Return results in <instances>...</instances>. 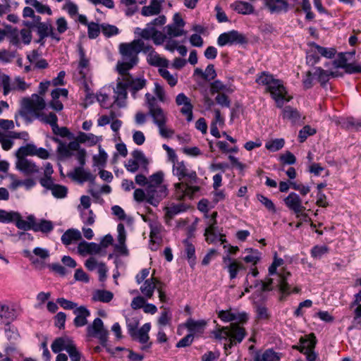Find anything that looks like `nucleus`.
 Masks as SVG:
<instances>
[{
	"label": "nucleus",
	"instance_id": "16",
	"mask_svg": "<svg viewBox=\"0 0 361 361\" xmlns=\"http://www.w3.org/2000/svg\"><path fill=\"white\" fill-rule=\"evenodd\" d=\"M127 89L125 81H122L120 78H118L116 87L114 89V103L119 107L125 106V102L127 99Z\"/></svg>",
	"mask_w": 361,
	"mask_h": 361
},
{
	"label": "nucleus",
	"instance_id": "57",
	"mask_svg": "<svg viewBox=\"0 0 361 361\" xmlns=\"http://www.w3.org/2000/svg\"><path fill=\"white\" fill-rule=\"evenodd\" d=\"M285 144L283 139H275L274 140L267 142L265 145V147L271 152H276L281 149Z\"/></svg>",
	"mask_w": 361,
	"mask_h": 361
},
{
	"label": "nucleus",
	"instance_id": "50",
	"mask_svg": "<svg viewBox=\"0 0 361 361\" xmlns=\"http://www.w3.org/2000/svg\"><path fill=\"white\" fill-rule=\"evenodd\" d=\"M226 268L229 273L230 279H234L236 278L238 271L240 269H244V266L241 263H239L237 261L233 260L226 266Z\"/></svg>",
	"mask_w": 361,
	"mask_h": 361
},
{
	"label": "nucleus",
	"instance_id": "42",
	"mask_svg": "<svg viewBox=\"0 0 361 361\" xmlns=\"http://www.w3.org/2000/svg\"><path fill=\"white\" fill-rule=\"evenodd\" d=\"M36 146L34 144H27L25 146L20 147L16 152L17 159H26V156H34L36 154Z\"/></svg>",
	"mask_w": 361,
	"mask_h": 361
},
{
	"label": "nucleus",
	"instance_id": "7",
	"mask_svg": "<svg viewBox=\"0 0 361 361\" xmlns=\"http://www.w3.org/2000/svg\"><path fill=\"white\" fill-rule=\"evenodd\" d=\"M0 85L3 87L4 96L8 95L12 91L24 92L30 87V85L27 84L23 78L16 77L12 81L8 75L1 73H0Z\"/></svg>",
	"mask_w": 361,
	"mask_h": 361
},
{
	"label": "nucleus",
	"instance_id": "52",
	"mask_svg": "<svg viewBox=\"0 0 361 361\" xmlns=\"http://www.w3.org/2000/svg\"><path fill=\"white\" fill-rule=\"evenodd\" d=\"M155 30L154 27L147 24V27L145 29L136 28L135 33L140 35L145 39H152Z\"/></svg>",
	"mask_w": 361,
	"mask_h": 361
},
{
	"label": "nucleus",
	"instance_id": "17",
	"mask_svg": "<svg viewBox=\"0 0 361 361\" xmlns=\"http://www.w3.org/2000/svg\"><path fill=\"white\" fill-rule=\"evenodd\" d=\"M16 167L18 171L27 176L39 172V166L27 159H17Z\"/></svg>",
	"mask_w": 361,
	"mask_h": 361
},
{
	"label": "nucleus",
	"instance_id": "55",
	"mask_svg": "<svg viewBox=\"0 0 361 361\" xmlns=\"http://www.w3.org/2000/svg\"><path fill=\"white\" fill-rule=\"evenodd\" d=\"M163 180L164 173L162 171H158L149 177L148 185H152L154 187H157L158 185H164L162 184Z\"/></svg>",
	"mask_w": 361,
	"mask_h": 361
},
{
	"label": "nucleus",
	"instance_id": "33",
	"mask_svg": "<svg viewBox=\"0 0 361 361\" xmlns=\"http://www.w3.org/2000/svg\"><path fill=\"white\" fill-rule=\"evenodd\" d=\"M232 7L237 13L243 15L253 13L255 11L254 7L251 4L242 1H235L233 4Z\"/></svg>",
	"mask_w": 361,
	"mask_h": 361
},
{
	"label": "nucleus",
	"instance_id": "28",
	"mask_svg": "<svg viewBox=\"0 0 361 361\" xmlns=\"http://www.w3.org/2000/svg\"><path fill=\"white\" fill-rule=\"evenodd\" d=\"M82 239L80 232L75 228L68 229L61 236V242L65 245H69Z\"/></svg>",
	"mask_w": 361,
	"mask_h": 361
},
{
	"label": "nucleus",
	"instance_id": "59",
	"mask_svg": "<svg viewBox=\"0 0 361 361\" xmlns=\"http://www.w3.org/2000/svg\"><path fill=\"white\" fill-rule=\"evenodd\" d=\"M329 252V247L326 245H316L311 250V255L316 259H320L323 255Z\"/></svg>",
	"mask_w": 361,
	"mask_h": 361
},
{
	"label": "nucleus",
	"instance_id": "18",
	"mask_svg": "<svg viewBox=\"0 0 361 361\" xmlns=\"http://www.w3.org/2000/svg\"><path fill=\"white\" fill-rule=\"evenodd\" d=\"M285 204L297 215L300 214L305 207L302 205V200L295 192H290L285 199Z\"/></svg>",
	"mask_w": 361,
	"mask_h": 361
},
{
	"label": "nucleus",
	"instance_id": "9",
	"mask_svg": "<svg viewBox=\"0 0 361 361\" xmlns=\"http://www.w3.org/2000/svg\"><path fill=\"white\" fill-rule=\"evenodd\" d=\"M87 333L89 336L97 337L101 345L106 346L109 331L104 328V323L100 318L94 319L92 324L87 326Z\"/></svg>",
	"mask_w": 361,
	"mask_h": 361
},
{
	"label": "nucleus",
	"instance_id": "15",
	"mask_svg": "<svg viewBox=\"0 0 361 361\" xmlns=\"http://www.w3.org/2000/svg\"><path fill=\"white\" fill-rule=\"evenodd\" d=\"M264 6L271 13H287L289 4L286 0H263Z\"/></svg>",
	"mask_w": 361,
	"mask_h": 361
},
{
	"label": "nucleus",
	"instance_id": "35",
	"mask_svg": "<svg viewBox=\"0 0 361 361\" xmlns=\"http://www.w3.org/2000/svg\"><path fill=\"white\" fill-rule=\"evenodd\" d=\"M183 243L185 248V252L187 255V259L190 266L194 268L196 264V256H195V248L192 243L189 240L188 238L183 240Z\"/></svg>",
	"mask_w": 361,
	"mask_h": 361
},
{
	"label": "nucleus",
	"instance_id": "64",
	"mask_svg": "<svg viewBox=\"0 0 361 361\" xmlns=\"http://www.w3.org/2000/svg\"><path fill=\"white\" fill-rule=\"evenodd\" d=\"M357 307L354 310L355 316L353 320V326L348 327L349 330L353 329V328H361V305H357Z\"/></svg>",
	"mask_w": 361,
	"mask_h": 361
},
{
	"label": "nucleus",
	"instance_id": "19",
	"mask_svg": "<svg viewBox=\"0 0 361 361\" xmlns=\"http://www.w3.org/2000/svg\"><path fill=\"white\" fill-rule=\"evenodd\" d=\"M35 27L37 28L39 37H42V38L50 37L51 39H55L56 42H59L61 40V37H59L57 34L54 31V27L49 21L43 22L42 23H39L38 25H35Z\"/></svg>",
	"mask_w": 361,
	"mask_h": 361
},
{
	"label": "nucleus",
	"instance_id": "41",
	"mask_svg": "<svg viewBox=\"0 0 361 361\" xmlns=\"http://www.w3.org/2000/svg\"><path fill=\"white\" fill-rule=\"evenodd\" d=\"M187 207L185 204L180 203L178 204L173 205L170 207H166V222L173 219V217L178 214L179 213L185 212L187 209Z\"/></svg>",
	"mask_w": 361,
	"mask_h": 361
},
{
	"label": "nucleus",
	"instance_id": "38",
	"mask_svg": "<svg viewBox=\"0 0 361 361\" xmlns=\"http://www.w3.org/2000/svg\"><path fill=\"white\" fill-rule=\"evenodd\" d=\"M283 118L290 121L293 123H295L300 119L299 111L290 106H286L282 111Z\"/></svg>",
	"mask_w": 361,
	"mask_h": 361
},
{
	"label": "nucleus",
	"instance_id": "26",
	"mask_svg": "<svg viewBox=\"0 0 361 361\" xmlns=\"http://www.w3.org/2000/svg\"><path fill=\"white\" fill-rule=\"evenodd\" d=\"M300 345H294L293 348L297 349L303 353L305 351L313 350L317 343V339L314 334H311L307 338L301 337L300 339Z\"/></svg>",
	"mask_w": 361,
	"mask_h": 361
},
{
	"label": "nucleus",
	"instance_id": "49",
	"mask_svg": "<svg viewBox=\"0 0 361 361\" xmlns=\"http://www.w3.org/2000/svg\"><path fill=\"white\" fill-rule=\"evenodd\" d=\"M216 220H214L209 226L205 229L204 235L207 237L206 240L209 243H214L218 236L215 233Z\"/></svg>",
	"mask_w": 361,
	"mask_h": 361
},
{
	"label": "nucleus",
	"instance_id": "56",
	"mask_svg": "<svg viewBox=\"0 0 361 361\" xmlns=\"http://www.w3.org/2000/svg\"><path fill=\"white\" fill-rule=\"evenodd\" d=\"M5 334L9 341H16L19 338V334L16 327L10 325V322L6 323Z\"/></svg>",
	"mask_w": 361,
	"mask_h": 361
},
{
	"label": "nucleus",
	"instance_id": "3",
	"mask_svg": "<svg viewBox=\"0 0 361 361\" xmlns=\"http://www.w3.org/2000/svg\"><path fill=\"white\" fill-rule=\"evenodd\" d=\"M119 52L122 56V61H118L116 70L119 75H125L138 63V54L140 53L139 39H134L130 43L120 44Z\"/></svg>",
	"mask_w": 361,
	"mask_h": 361
},
{
	"label": "nucleus",
	"instance_id": "58",
	"mask_svg": "<svg viewBox=\"0 0 361 361\" xmlns=\"http://www.w3.org/2000/svg\"><path fill=\"white\" fill-rule=\"evenodd\" d=\"M16 216H18V212H7L1 209L0 212V222L1 223H11L14 221Z\"/></svg>",
	"mask_w": 361,
	"mask_h": 361
},
{
	"label": "nucleus",
	"instance_id": "36",
	"mask_svg": "<svg viewBox=\"0 0 361 361\" xmlns=\"http://www.w3.org/2000/svg\"><path fill=\"white\" fill-rule=\"evenodd\" d=\"M161 8V2L159 0H151L150 5L143 6L141 13L144 16L157 15L160 13Z\"/></svg>",
	"mask_w": 361,
	"mask_h": 361
},
{
	"label": "nucleus",
	"instance_id": "25",
	"mask_svg": "<svg viewBox=\"0 0 361 361\" xmlns=\"http://www.w3.org/2000/svg\"><path fill=\"white\" fill-rule=\"evenodd\" d=\"M76 315L73 324L76 327H81L87 324V318L90 315V312L85 306L77 307L73 311Z\"/></svg>",
	"mask_w": 361,
	"mask_h": 361
},
{
	"label": "nucleus",
	"instance_id": "27",
	"mask_svg": "<svg viewBox=\"0 0 361 361\" xmlns=\"http://www.w3.org/2000/svg\"><path fill=\"white\" fill-rule=\"evenodd\" d=\"M70 176L81 183L89 181L92 183L94 182L96 178L90 171H85L82 167H76Z\"/></svg>",
	"mask_w": 361,
	"mask_h": 361
},
{
	"label": "nucleus",
	"instance_id": "62",
	"mask_svg": "<svg viewBox=\"0 0 361 361\" xmlns=\"http://www.w3.org/2000/svg\"><path fill=\"white\" fill-rule=\"evenodd\" d=\"M171 320V314L169 310L164 307V311L161 312L160 317L158 319V324L161 326H165L170 324Z\"/></svg>",
	"mask_w": 361,
	"mask_h": 361
},
{
	"label": "nucleus",
	"instance_id": "30",
	"mask_svg": "<svg viewBox=\"0 0 361 361\" xmlns=\"http://www.w3.org/2000/svg\"><path fill=\"white\" fill-rule=\"evenodd\" d=\"M27 219V221L23 219L20 214L18 213V216H16L14 220L16 227L23 231H33L35 217L33 215H29Z\"/></svg>",
	"mask_w": 361,
	"mask_h": 361
},
{
	"label": "nucleus",
	"instance_id": "8",
	"mask_svg": "<svg viewBox=\"0 0 361 361\" xmlns=\"http://www.w3.org/2000/svg\"><path fill=\"white\" fill-rule=\"evenodd\" d=\"M267 91L270 93L278 108H282L285 102H288L292 99L291 97H288V92L283 85V81L276 78Z\"/></svg>",
	"mask_w": 361,
	"mask_h": 361
},
{
	"label": "nucleus",
	"instance_id": "13",
	"mask_svg": "<svg viewBox=\"0 0 361 361\" xmlns=\"http://www.w3.org/2000/svg\"><path fill=\"white\" fill-rule=\"evenodd\" d=\"M121 75L123 77L122 80L125 81L133 97L136 99L137 92L146 86L147 80L144 78H133L128 71L127 74Z\"/></svg>",
	"mask_w": 361,
	"mask_h": 361
},
{
	"label": "nucleus",
	"instance_id": "2",
	"mask_svg": "<svg viewBox=\"0 0 361 361\" xmlns=\"http://www.w3.org/2000/svg\"><path fill=\"white\" fill-rule=\"evenodd\" d=\"M173 173L180 181L174 184L176 192L180 197L183 198L185 196L191 197L200 190V187L195 185L198 180L197 173L195 171L189 170L183 161H178L173 164Z\"/></svg>",
	"mask_w": 361,
	"mask_h": 361
},
{
	"label": "nucleus",
	"instance_id": "22",
	"mask_svg": "<svg viewBox=\"0 0 361 361\" xmlns=\"http://www.w3.org/2000/svg\"><path fill=\"white\" fill-rule=\"evenodd\" d=\"M207 322L204 319L194 320L193 319H188L185 323V326L190 331V334H202L207 326Z\"/></svg>",
	"mask_w": 361,
	"mask_h": 361
},
{
	"label": "nucleus",
	"instance_id": "46",
	"mask_svg": "<svg viewBox=\"0 0 361 361\" xmlns=\"http://www.w3.org/2000/svg\"><path fill=\"white\" fill-rule=\"evenodd\" d=\"M77 140L80 143L88 142L90 145L92 146L97 143L98 138L92 133H85L80 132L77 136Z\"/></svg>",
	"mask_w": 361,
	"mask_h": 361
},
{
	"label": "nucleus",
	"instance_id": "5",
	"mask_svg": "<svg viewBox=\"0 0 361 361\" xmlns=\"http://www.w3.org/2000/svg\"><path fill=\"white\" fill-rule=\"evenodd\" d=\"M148 115L152 118L153 123L157 126L159 135L164 138L171 137L175 132L166 126L168 121L167 113L160 105L148 109Z\"/></svg>",
	"mask_w": 361,
	"mask_h": 361
},
{
	"label": "nucleus",
	"instance_id": "23",
	"mask_svg": "<svg viewBox=\"0 0 361 361\" xmlns=\"http://www.w3.org/2000/svg\"><path fill=\"white\" fill-rule=\"evenodd\" d=\"M101 251V246L95 243L82 240L78 245V252L82 256L96 255Z\"/></svg>",
	"mask_w": 361,
	"mask_h": 361
},
{
	"label": "nucleus",
	"instance_id": "60",
	"mask_svg": "<svg viewBox=\"0 0 361 361\" xmlns=\"http://www.w3.org/2000/svg\"><path fill=\"white\" fill-rule=\"evenodd\" d=\"M316 133V130L310 126H304L300 131L298 135L299 141L303 142L308 136L313 135Z\"/></svg>",
	"mask_w": 361,
	"mask_h": 361
},
{
	"label": "nucleus",
	"instance_id": "24",
	"mask_svg": "<svg viewBox=\"0 0 361 361\" xmlns=\"http://www.w3.org/2000/svg\"><path fill=\"white\" fill-rule=\"evenodd\" d=\"M157 285H163V283L157 278L152 276L150 279H147L143 282L140 290L146 298H151L153 296Z\"/></svg>",
	"mask_w": 361,
	"mask_h": 361
},
{
	"label": "nucleus",
	"instance_id": "47",
	"mask_svg": "<svg viewBox=\"0 0 361 361\" xmlns=\"http://www.w3.org/2000/svg\"><path fill=\"white\" fill-rule=\"evenodd\" d=\"M70 343H73L71 341H66L63 338H56L51 344V350L54 353H58L63 350H66V348L69 345Z\"/></svg>",
	"mask_w": 361,
	"mask_h": 361
},
{
	"label": "nucleus",
	"instance_id": "63",
	"mask_svg": "<svg viewBox=\"0 0 361 361\" xmlns=\"http://www.w3.org/2000/svg\"><path fill=\"white\" fill-rule=\"evenodd\" d=\"M100 33V27L99 24L91 22L87 25V34L90 39L97 38Z\"/></svg>",
	"mask_w": 361,
	"mask_h": 361
},
{
	"label": "nucleus",
	"instance_id": "29",
	"mask_svg": "<svg viewBox=\"0 0 361 361\" xmlns=\"http://www.w3.org/2000/svg\"><path fill=\"white\" fill-rule=\"evenodd\" d=\"M281 355V353L275 352L273 348H269L262 354L257 353L254 361H279Z\"/></svg>",
	"mask_w": 361,
	"mask_h": 361
},
{
	"label": "nucleus",
	"instance_id": "1",
	"mask_svg": "<svg viewBox=\"0 0 361 361\" xmlns=\"http://www.w3.org/2000/svg\"><path fill=\"white\" fill-rule=\"evenodd\" d=\"M45 107L46 103L43 97L37 94H33L31 97H25L22 99L20 114L26 120H29V121H32L29 116H32L40 121L49 124L51 129L53 128H57V116L52 112L45 115L42 112Z\"/></svg>",
	"mask_w": 361,
	"mask_h": 361
},
{
	"label": "nucleus",
	"instance_id": "31",
	"mask_svg": "<svg viewBox=\"0 0 361 361\" xmlns=\"http://www.w3.org/2000/svg\"><path fill=\"white\" fill-rule=\"evenodd\" d=\"M147 61L149 64L156 67L166 68L169 66L168 60L161 58L155 51L148 54Z\"/></svg>",
	"mask_w": 361,
	"mask_h": 361
},
{
	"label": "nucleus",
	"instance_id": "51",
	"mask_svg": "<svg viewBox=\"0 0 361 361\" xmlns=\"http://www.w3.org/2000/svg\"><path fill=\"white\" fill-rule=\"evenodd\" d=\"M245 251L249 252V254L243 258V260L246 263H251L255 265L260 259V252L257 250L253 249H246Z\"/></svg>",
	"mask_w": 361,
	"mask_h": 361
},
{
	"label": "nucleus",
	"instance_id": "40",
	"mask_svg": "<svg viewBox=\"0 0 361 361\" xmlns=\"http://www.w3.org/2000/svg\"><path fill=\"white\" fill-rule=\"evenodd\" d=\"M274 80L275 78L272 74L267 71H263L257 75L255 82L259 85L266 86L267 90Z\"/></svg>",
	"mask_w": 361,
	"mask_h": 361
},
{
	"label": "nucleus",
	"instance_id": "21",
	"mask_svg": "<svg viewBox=\"0 0 361 361\" xmlns=\"http://www.w3.org/2000/svg\"><path fill=\"white\" fill-rule=\"evenodd\" d=\"M336 123L341 128L350 131L361 130V119H356L353 117L340 118L336 121Z\"/></svg>",
	"mask_w": 361,
	"mask_h": 361
},
{
	"label": "nucleus",
	"instance_id": "44",
	"mask_svg": "<svg viewBox=\"0 0 361 361\" xmlns=\"http://www.w3.org/2000/svg\"><path fill=\"white\" fill-rule=\"evenodd\" d=\"M80 61L78 63L79 74L82 78H85L87 75L86 68L89 66V59L85 57V54L83 49L80 47L79 48Z\"/></svg>",
	"mask_w": 361,
	"mask_h": 361
},
{
	"label": "nucleus",
	"instance_id": "20",
	"mask_svg": "<svg viewBox=\"0 0 361 361\" xmlns=\"http://www.w3.org/2000/svg\"><path fill=\"white\" fill-rule=\"evenodd\" d=\"M228 338L237 344L240 343L247 336L246 330L238 323H231L228 326Z\"/></svg>",
	"mask_w": 361,
	"mask_h": 361
},
{
	"label": "nucleus",
	"instance_id": "43",
	"mask_svg": "<svg viewBox=\"0 0 361 361\" xmlns=\"http://www.w3.org/2000/svg\"><path fill=\"white\" fill-rule=\"evenodd\" d=\"M14 318V311L11 310L8 306L0 303V324H6L13 320Z\"/></svg>",
	"mask_w": 361,
	"mask_h": 361
},
{
	"label": "nucleus",
	"instance_id": "34",
	"mask_svg": "<svg viewBox=\"0 0 361 361\" xmlns=\"http://www.w3.org/2000/svg\"><path fill=\"white\" fill-rule=\"evenodd\" d=\"M54 229V224L51 221L47 219H40L39 222L35 220L33 231L35 232H42L43 233H49Z\"/></svg>",
	"mask_w": 361,
	"mask_h": 361
},
{
	"label": "nucleus",
	"instance_id": "48",
	"mask_svg": "<svg viewBox=\"0 0 361 361\" xmlns=\"http://www.w3.org/2000/svg\"><path fill=\"white\" fill-rule=\"evenodd\" d=\"M164 30H166V35L169 37H180L185 34V31L183 27H180L178 25L173 24L167 25Z\"/></svg>",
	"mask_w": 361,
	"mask_h": 361
},
{
	"label": "nucleus",
	"instance_id": "10",
	"mask_svg": "<svg viewBox=\"0 0 361 361\" xmlns=\"http://www.w3.org/2000/svg\"><path fill=\"white\" fill-rule=\"evenodd\" d=\"M278 276L279 279L277 286L281 294L279 298L280 301H283L285 298L291 293H298L300 291V288L298 287L291 289L290 285L288 283V279L291 276L290 271H283L278 274Z\"/></svg>",
	"mask_w": 361,
	"mask_h": 361
},
{
	"label": "nucleus",
	"instance_id": "11",
	"mask_svg": "<svg viewBox=\"0 0 361 361\" xmlns=\"http://www.w3.org/2000/svg\"><path fill=\"white\" fill-rule=\"evenodd\" d=\"M146 191L147 202L153 206H157L168 195V189L166 185H158L157 187L148 185Z\"/></svg>",
	"mask_w": 361,
	"mask_h": 361
},
{
	"label": "nucleus",
	"instance_id": "39",
	"mask_svg": "<svg viewBox=\"0 0 361 361\" xmlns=\"http://www.w3.org/2000/svg\"><path fill=\"white\" fill-rule=\"evenodd\" d=\"M308 45L310 48H314V49L317 50L318 54L327 59L334 58L336 53V51L334 48L324 47L314 42H310Z\"/></svg>",
	"mask_w": 361,
	"mask_h": 361
},
{
	"label": "nucleus",
	"instance_id": "12",
	"mask_svg": "<svg viewBox=\"0 0 361 361\" xmlns=\"http://www.w3.org/2000/svg\"><path fill=\"white\" fill-rule=\"evenodd\" d=\"M132 159H130L125 164L126 170L130 173H135L140 166L146 168L148 165V161L144 153L139 149H135L132 152Z\"/></svg>",
	"mask_w": 361,
	"mask_h": 361
},
{
	"label": "nucleus",
	"instance_id": "14",
	"mask_svg": "<svg viewBox=\"0 0 361 361\" xmlns=\"http://www.w3.org/2000/svg\"><path fill=\"white\" fill-rule=\"evenodd\" d=\"M176 104L178 106H182L180 111L186 116V120L188 122L192 121L193 105L190 99L184 93H179L176 97Z\"/></svg>",
	"mask_w": 361,
	"mask_h": 361
},
{
	"label": "nucleus",
	"instance_id": "53",
	"mask_svg": "<svg viewBox=\"0 0 361 361\" xmlns=\"http://www.w3.org/2000/svg\"><path fill=\"white\" fill-rule=\"evenodd\" d=\"M51 191L54 197L61 199L67 196L68 188L64 185L55 184Z\"/></svg>",
	"mask_w": 361,
	"mask_h": 361
},
{
	"label": "nucleus",
	"instance_id": "45",
	"mask_svg": "<svg viewBox=\"0 0 361 361\" xmlns=\"http://www.w3.org/2000/svg\"><path fill=\"white\" fill-rule=\"evenodd\" d=\"M314 69V75L317 77V80L321 85L324 87L329 80L330 71H325L321 67H316Z\"/></svg>",
	"mask_w": 361,
	"mask_h": 361
},
{
	"label": "nucleus",
	"instance_id": "32",
	"mask_svg": "<svg viewBox=\"0 0 361 361\" xmlns=\"http://www.w3.org/2000/svg\"><path fill=\"white\" fill-rule=\"evenodd\" d=\"M233 91L234 89L231 85H225L219 80H216L210 84V92L212 94L215 93L231 94Z\"/></svg>",
	"mask_w": 361,
	"mask_h": 361
},
{
	"label": "nucleus",
	"instance_id": "4",
	"mask_svg": "<svg viewBox=\"0 0 361 361\" xmlns=\"http://www.w3.org/2000/svg\"><path fill=\"white\" fill-rule=\"evenodd\" d=\"M139 321L135 318L127 319L126 326L128 334L134 340H138L142 344H146L141 347L142 350H146L151 348L152 342H148L149 340V331L151 328L149 323L145 324L140 329H137Z\"/></svg>",
	"mask_w": 361,
	"mask_h": 361
},
{
	"label": "nucleus",
	"instance_id": "37",
	"mask_svg": "<svg viewBox=\"0 0 361 361\" xmlns=\"http://www.w3.org/2000/svg\"><path fill=\"white\" fill-rule=\"evenodd\" d=\"M114 298L112 292L106 290H96L92 297L94 302H109Z\"/></svg>",
	"mask_w": 361,
	"mask_h": 361
},
{
	"label": "nucleus",
	"instance_id": "6",
	"mask_svg": "<svg viewBox=\"0 0 361 361\" xmlns=\"http://www.w3.org/2000/svg\"><path fill=\"white\" fill-rule=\"evenodd\" d=\"M248 38L245 35L235 30L221 33L217 38V44L219 47L240 45L246 46L248 44Z\"/></svg>",
	"mask_w": 361,
	"mask_h": 361
},
{
	"label": "nucleus",
	"instance_id": "54",
	"mask_svg": "<svg viewBox=\"0 0 361 361\" xmlns=\"http://www.w3.org/2000/svg\"><path fill=\"white\" fill-rule=\"evenodd\" d=\"M319 60L320 56L318 55V52L314 48H311V49L307 52L306 62L308 66H313L317 64Z\"/></svg>",
	"mask_w": 361,
	"mask_h": 361
},
{
	"label": "nucleus",
	"instance_id": "61",
	"mask_svg": "<svg viewBox=\"0 0 361 361\" xmlns=\"http://www.w3.org/2000/svg\"><path fill=\"white\" fill-rule=\"evenodd\" d=\"M66 352L68 353L72 361H80L81 358L80 353L77 350L73 343H70L69 345L66 348Z\"/></svg>",
	"mask_w": 361,
	"mask_h": 361
}]
</instances>
